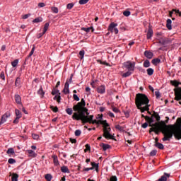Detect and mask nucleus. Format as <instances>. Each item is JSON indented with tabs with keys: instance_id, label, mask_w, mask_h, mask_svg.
I'll return each instance as SVG.
<instances>
[{
	"instance_id": "obj_25",
	"label": "nucleus",
	"mask_w": 181,
	"mask_h": 181,
	"mask_svg": "<svg viewBox=\"0 0 181 181\" xmlns=\"http://www.w3.org/2000/svg\"><path fill=\"white\" fill-rule=\"evenodd\" d=\"M152 64H153V66H158V64H159V63H160V59L159 58H156L152 59L151 61Z\"/></svg>"
},
{
	"instance_id": "obj_48",
	"label": "nucleus",
	"mask_w": 181,
	"mask_h": 181,
	"mask_svg": "<svg viewBox=\"0 0 181 181\" xmlns=\"http://www.w3.org/2000/svg\"><path fill=\"white\" fill-rule=\"evenodd\" d=\"M37 93L38 95H40V98H43V97H45L44 91H37Z\"/></svg>"
},
{
	"instance_id": "obj_21",
	"label": "nucleus",
	"mask_w": 181,
	"mask_h": 181,
	"mask_svg": "<svg viewBox=\"0 0 181 181\" xmlns=\"http://www.w3.org/2000/svg\"><path fill=\"white\" fill-rule=\"evenodd\" d=\"M52 158L53 159V163L55 165V166H57L59 165V159L57 158V156L52 155Z\"/></svg>"
},
{
	"instance_id": "obj_18",
	"label": "nucleus",
	"mask_w": 181,
	"mask_h": 181,
	"mask_svg": "<svg viewBox=\"0 0 181 181\" xmlns=\"http://www.w3.org/2000/svg\"><path fill=\"white\" fill-rule=\"evenodd\" d=\"M175 100H176V101H180L181 100V91H175Z\"/></svg>"
},
{
	"instance_id": "obj_31",
	"label": "nucleus",
	"mask_w": 181,
	"mask_h": 181,
	"mask_svg": "<svg viewBox=\"0 0 181 181\" xmlns=\"http://www.w3.org/2000/svg\"><path fill=\"white\" fill-rule=\"evenodd\" d=\"M49 23H46L44 25V28H43V33H46V32H47V30L49 29Z\"/></svg>"
},
{
	"instance_id": "obj_64",
	"label": "nucleus",
	"mask_w": 181,
	"mask_h": 181,
	"mask_svg": "<svg viewBox=\"0 0 181 181\" xmlns=\"http://www.w3.org/2000/svg\"><path fill=\"white\" fill-rule=\"evenodd\" d=\"M29 16H30V13L25 14L24 16H23V19H28Z\"/></svg>"
},
{
	"instance_id": "obj_37",
	"label": "nucleus",
	"mask_w": 181,
	"mask_h": 181,
	"mask_svg": "<svg viewBox=\"0 0 181 181\" xmlns=\"http://www.w3.org/2000/svg\"><path fill=\"white\" fill-rule=\"evenodd\" d=\"M18 63L19 59H15L13 62H11V66H13V67H16Z\"/></svg>"
},
{
	"instance_id": "obj_4",
	"label": "nucleus",
	"mask_w": 181,
	"mask_h": 181,
	"mask_svg": "<svg viewBox=\"0 0 181 181\" xmlns=\"http://www.w3.org/2000/svg\"><path fill=\"white\" fill-rule=\"evenodd\" d=\"M171 125V124H169ZM173 127H167L165 133V136L163 138V142H166V141H170L173 136L175 139L177 141L181 139V127L177 128V129L173 131L175 128V125H171Z\"/></svg>"
},
{
	"instance_id": "obj_19",
	"label": "nucleus",
	"mask_w": 181,
	"mask_h": 181,
	"mask_svg": "<svg viewBox=\"0 0 181 181\" xmlns=\"http://www.w3.org/2000/svg\"><path fill=\"white\" fill-rule=\"evenodd\" d=\"M90 165L92 167H90V168H92V170H93V169H95L96 170V172H98V163H95V162H91Z\"/></svg>"
},
{
	"instance_id": "obj_61",
	"label": "nucleus",
	"mask_w": 181,
	"mask_h": 181,
	"mask_svg": "<svg viewBox=\"0 0 181 181\" xmlns=\"http://www.w3.org/2000/svg\"><path fill=\"white\" fill-rule=\"evenodd\" d=\"M21 117H16V119L13 120V124H18L19 123V119H20Z\"/></svg>"
},
{
	"instance_id": "obj_47",
	"label": "nucleus",
	"mask_w": 181,
	"mask_h": 181,
	"mask_svg": "<svg viewBox=\"0 0 181 181\" xmlns=\"http://www.w3.org/2000/svg\"><path fill=\"white\" fill-rule=\"evenodd\" d=\"M8 162L10 163V165H13V163H16V160L13 158H9Z\"/></svg>"
},
{
	"instance_id": "obj_27",
	"label": "nucleus",
	"mask_w": 181,
	"mask_h": 181,
	"mask_svg": "<svg viewBox=\"0 0 181 181\" xmlns=\"http://www.w3.org/2000/svg\"><path fill=\"white\" fill-rule=\"evenodd\" d=\"M40 22H43V18L37 17L33 21V23H40Z\"/></svg>"
},
{
	"instance_id": "obj_40",
	"label": "nucleus",
	"mask_w": 181,
	"mask_h": 181,
	"mask_svg": "<svg viewBox=\"0 0 181 181\" xmlns=\"http://www.w3.org/2000/svg\"><path fill=\"white\" fill-rule=\"evenodd\" d=\"M15 86L19 87L21 86V78H17L15 82Z\"/></svg>"
},
{
	"instance_id": "obj_34",
	"label": "nucleus",
	"mask_w": 181,
	"mask_h": 181,
	"mask_svg": "<svg viewBox=\"0 0 181 181\" xmlns=\"http://www.w3.org/2000/svg\"><path fill=\"white\" fill-rule=\"evenodd\" d=\"M146 71H147L148 76H152L153 74L154 70L152 68H148L147 69Z\"/></svg>"
},
{
	"instance_id": "obj_3",
	"label": "nucleus",
	"mask_w": 181,
	"mask_h": 181,
	"mask_svg": "<svg viewBox=\"0 0 181 181\" xmlns=\"http://www.w3.org/2000/svg\"><path fill=\"white\" fill-rule=\"evenodd\" d=\"M135 104L138 110H140L141 112L144 111H149V99L145 94L138 93L136 95Z\"/></svg>"
},
{
	"instance_id": "obj_41",
	"label": "nucleus",
	"mask_w": 181,
	"mask_h": 181,
	"mask_svg": "<svg viewBox=\"0 0 181 181\" xmlns=\"http://www.w3.org/2000/svg\"><path fill=\"white\" fill-rule=\"evenodd\" d=\"M132 73H131V71H127L126 73H124L122 74V77H129V76H131Z\"/></svg>"
},
{
	"instance_id": "obj_10",
	"label": "nucleus",
	"mask_w": 181,
	"mask_h": 181,
	"mask_svg": "<svg viewBox=\"0 0 181 181\" xmlns=\"http://www.w3.org/2000/svg\"><path fill=\"white\" fill-rule=\"evenodd\" d=\"M94 118V115H90L89 117H86L84 116V119H83V121H84V122H86V124H87V122H88V124H97V119L93 120V119Z\"/></svg>"
},
{
	"instance_id": "obj_55",
	"label": "nucleus",
	"mask_w": 181,
	"mask_h": 181,
	"mask_svg": "<svg viewBox=\"0 0 181 181\" xmlns=\"http://www.w3.org/2000/svg\"><path fill=\"white\" fill-rule=\"evenodd\" d=\"M118 178H117V176L115 175H112V177H110V181H117Z\"/></svg>"
},
{
	"instance_id": "obj_15",
	"label": "nucleus",
	"mask_w": 181,
	"mask_h": 181,
	"mask_svg": "<svg viewBox=\"0 0 181 181\" xmlns=\"http://www.w3.org/2000/svg\"><path fill=\"white\" fill-rule=\"evenodd\" d=\"M151 118H155L156 121H157L156 122H160L159 121H160V116H159V113L156 112H153V113L151 115Z\"/></svg>"
},
{
	"instance_id": "obj_26",
	"label": "nucleus",
	"mask_w": 181,
	"mask_h": 181,
	"mask_svg": "<svg viewBox=\"0 0 181 181\" xmlns=\"http://www.w3.org/2000/svg\"><path fill=\"white\" fill-rule=\"evenodd\" d=\"M28 153L31 158H36V156H37V154H36V153H35V151H33V150H28Z\"/></svg>"
},
{
	"instance_id": "obj_7",
	"label": "nucleus",
	"mask_w": 181,
	"mask_h": 181,
	"mask_svg": "<svg viewBox=\"0 0 181 181\" xmlns=\"http://www.w3.org/2000/svg\"><path fill=\"white\" fill-rule=\"evenodd\" d=\"M117 26H118L117 23H111L109 25L107 30H109V32H111V33H115V35H118L119 30H118V28H117Z\"/></svg>"
},
{
	"instance_id": "obj_46",
	"label": "nucleus",
	"mask_w": 181,
	"mask_h": 181,
	"mask_svg": "<svg viewBox=\"0 0 181 181\" xmlns=\"http://www.w3.org/2000/svg\"><path fill=\"white\" fill-rule=\"evenodd\" d=\"M98 91H105V86L102 85L98 88Z\"/></svg>"
},
{
	"instance_id": "obj_35",
	"label": "nucleus",
	"mask_w": 181,
	"mask_h": 181,
	"mask_svg": "<svg viewBox=\"0 0 181 181\" xmlns=\"http://www.w3.org/2000/svg\"><path fill=\"white\" fill-rule=\"evenodd\" d=\"M15 111H16V117H18V118H22V112H21L20 110H18V109H16Z\"/></svg>"
},
{
	"instance_id": "obj_42",
	"label": "nucleus",
	"mask_w": 181,
	"mask_h": 181,
	"mask_svg": "<svg viewBox=\"0 0 181 181\" xmlns=\"http://www.w3.org/2000/svg\"><path fill=\"white\" fill-rule=\"evenodd\" d=\"M115 128H116L117 129H118V131H120L121 132H122V131H124V127H122V126H120L119 124H117V125L115 126Z\"/></svg>"
},
{
	"instance_id": "obj_58",
	"label": "nucleus",
	"mask_w": 181,
	"mask_h": 181,
	"mask_svg": "<svg viewBox=\"0 0 181 181\" xmlns=\"http://www.w3.org/2000/svg\"><path fill=\"white\" fill-rule=\"evenodd\" d=\"M86 149L84 150V152H87L88 151H90L91 149V147L89 146V144H86Z\"/></svg>"
},
{
	"instance_id": "obj_59",
	"label": "nucleus",
	"mask_w": 181,
	"mask_h": 181,
	"mask_svg": "<svg viewBox=\"0 0 181 181\" xmlns=\"http://www.w3.org/2000/svg\"><path fill=\"white\" fill-rule=\"evenodd\" d=\"M74 100L75 101H80V98L76 94H74Z\"/></svg>"
},
{
	"instance_id": "obj_52",
	"label": "nucleus",
	"mask_w": 181,
	"mask_h": 181,
	"mask_svg": "<svg viewBox=\"0 0 181 181\" xmlns=\"http://www.w3.org/2000/svg\"><path fill=\"white\" fill-rule=\"evenodd\" d=\"M81 135V130L78 129L75 131V136H80Z\"/></svg>"
},
{
	"instance_id": "obj_54",
	"label": "nucleus",
	"mask_w": 181,
	"mask_h": 181,
	"mask_svg": "<svg viewBox=\"0 0 181 181\" xmlns=\"http://www.w3.org/2000/svg\"><path fill=\"white\" fill-rule=\"evenodd\" d=\"M84 54H85L84 50H81L79 52V56H81V59H83L84 58Z\"/></svg>"
},
{
	"instance_id": "obj_56",
	"label": "nucleus",
	"mask_w": 181,
	"mask_h": 181,
	"mask_svg": "<svg viewBox=\"0 0 181 181\" xmlns=\"http://www.w3.org/2000/svg\"><path fill=\"white\" fill-rule=\"evenodd\" d=\"M0 78H1V80H5V72H4V71L1 72Z\"/></svg>"
},
{
	"instance_id": "obj_9",
	"label": "nucleus",
	"mask_w": 181,
	"mask_h": 181,
	"mask_svg": "<svg viewBox=\"0 0 181 181\" xmlns=\"http://www.w3.org/2000/svg\"><path fill=\"white\" fill-rule=\"evenodd\" d=\"M170 83L171 86L175 87L174 88V91H181V83L177 81V80L170 81Z\"/></svg>"
},
{
	"instance_id": "obj_8",
	"label": "nucleus",
	"mask_w": 181,
	"mask_h": 181,
	"mask_svg": "<svg viewBox=\"0 0 181 181\" xmlns=\"http://www.w3.org/2000/svg\"><path fill=\"white\" fill-rule=\"evenodd\" d=\"M74 76V74H71L70 77L66 79V81L64 85V88L62 90V91H70V90L69 89V87L70 84H71V83H73V76Z\"/></svg>"
},
{
	"instance_id": "obj_5",
	"label": "nucleus",
	"mask_w": 181,
	"mask_h": 181,
	"mask_svg": "<svg viewBox=\"0 0 181 181\" xmlns=\"http://www.w3.org/2000/svg\"><path fill=\"white\" fill-rule=\"evenodd\" d=\"M97 125H103V138L105 139H115L114 135L111 134V127H110V124L107 122V120H97Z\"/></svg>"
},
{
	"instance_id": "obj_33",
	"label": "nucleus",
	"mask_w": 181,
	"mask_h": 181,
	"mask_svg": "<svg viewBox=\"0 0 181 181\" xmlns=\"http://www.w3.org/2000/svg\"><path fill=\"white\" fill-rule=\"evenodd\" d=\"M155 146H156V148H158V149H165V146L160 143H156Z\"/></svg>"
},
{
	"instance_id": "obj_44",
	"label": "nucleus",
	"mask_w": 181,
	"mask_h": 181,
	"mask_svg": "<svg viewBox=\"0 0 181 181\" xmlns=\"http://www.w3.org/2000/svg\"><path fill=\"white\" fill-rule=\"evenodd\" d=\"M90 0H79L78 4L80 5H86Z\"/></svg>"
},
{
	"instance_id": "obj_36",
	"label": "nucleus",
	"mask_w": 181,
	"mask_h": 181,
	"mask_svg": "<svg viewBox=\"0 0 181 181\" xmlns=\"http://www.w3.org/2000/svg\"><path fill=\"white\" fill-rule=\"evenodd\" d=\"M18 177H19V175H18V174H13L11 177V181H18Z\"/></svg>"
},
{
	"instance_id": "obj_28",
	"label": "nucleus",
	"mask_w": 181,
	"mask_h": 181,
	"mask_svg": "<svg viewBox=\"0 0 181 181\" xmlns=\"http://www.w3.org/2000/svg\"><path fill=\"white\" fill-rule=\"evenodd\" d=\"M143 66L146 69H148V67H151V62H149V60L146 59V61H144Z\"/></svg>"
},
{
	"instance_id": "obj_32",
	"label": "nucleus",
	"mask_w": 181,
	"mask_h": 181,
	"mask_svg": "<svg viewBox=\"0 0 181 181\" xmlns=\"http://www.w3.org/2000/svg\"><path fill=\"white\" fill-rule=\"evenodd\" d=\"M6 153H8V155H14L15 150H13V148H10L7 150Z\"/></svg>"
},
{
	"instance_id": "obj_13",
	"label": "nucleus",
	"mask_w": 181,
	"mask_h": 181,
	"mask_svg": "<svg viewBox=\"0 0 181 181\" xmlns=\"http://www.w3.org/2000/svg\"><path fill=\"white\" fill-rule=\"evenodd\" d=\"M152 36H153V30H152V27H151V25H149L146 37L147 39H151Z\"/></svg>"
},
{
	"instance_id": "obj_1",
	"label": "nucleus",
	"mask_w": 181,
	"mask_h": 181,
	"mask_svg": "<svg viewBox=\"0 0 181 181\" xmlns=\"http://www.w3.org/2000/svg\"><path fill=\"white\" fill-rule=\"evenodd\" d=\"M74 112L72 115V119L76 121H82V124H86L83 119H85L84 117H90V112H88V109L86 107V100L82 98L81 102L78 103L73 107Z\"/></svg>"
},
{
	"instance_id": "obj_43",
	"label": "nucleus",
	"mask_w": 181,
	"mask_h": 181,
	"mask_svg": "<svg viewBox=\"0 0 181 181\" xmlns=\"http://www.w3.org/2000/svg\"><path fill=\"white\" fill-rule=\"evenodd\" d=\"M66 112L69 115H71V114H73V109H71V108H66Z\"/></svg>"
},
{
	"instance_id": "obj_20",
	"label": "nucleus",
	"mask_w": 181,
	"mask_h": 181,
	"mask_svg": "<svg viewBox=\"0 0 181 181\" xmlns=\"http://www.w3.org/2000/svg\"><path fill=\"white\" fill-rule=\"evenodd\" d=\"M61 171L62 172V173H70V170H69V168L65 165H63L61 168Z\"/></svg>"
},
{
	"instance_id": "obj_11",
	"label": "nucleus",
	"mask_w": 181,
	"mask_h": 181,
	"mask_svg": "<svg viewBox=\"0 0 181 181\" xmlns=\"http://www.w3.org/2000/svg\"><path fill=\"white\" fill-rule=\"evenodd\" d=\"M11 117V112H6L2 117L0 121V125H2V124H5L6 122V120L8 118Z\"/></svg>"
},
{
	"instance_id": "obj_16",
	"label": "nucleus",
	"mask_w": 181,
	"mask_h": 181,
	"mask_svg": "<svg viewBox=\"0 0 181 181\" xmlns=\"http://www.w3.org/2000/svg\"><path fill=\"white\" fill-rule=\"evenodd\" d=\"M168 177H170V174L165 173L164 175L158 180V181H168Z\"/></svg>"
},
{
	"instance_id": "obj_30",
	"label": "nucleus",
	"mask_w": 181,
	"mask_h": 181,
	"mask_svg": "<svg viewBox=\"0 0 181 181\" xmlns=\"http://www.w3.org/2000/svg\"><path fill=\"white\" fill-rule=\"evenodd\" d=\"M102 148L103 151H107V149H110V148H111V146H110V144H105L103 143Z\"/></svg>"
},
{
	"instance_id": "obj_14",
	"label": "nucleus",
	"mask_w": 181,
	"mask_h": 181,
	"mask_svg": "<svg viewBox=\"0 0 181 181\" xmlns=\"http://www.w3.org/2000/svg\"><path fill=\"white\" fill-rule=\"evenodd\" d=\"M98 83H100V81H98V79L92 78L90 86L93 88H97V87H98Z\"/></svg>"
},
{
	"instance_id": "obj_38",
	"label": "nucleus",
	"mask_w": 181,
	"mask_h": 181,
	"mask_svg": "<svg viewBox=\"0 0 181 181\" xmlns=\"http://www.w3.org/2000/svg\"><path fill=\"white\" fill-rule=\"evenodd\" d=\"M51 11L53 13H59V8L57 7H51Z\"/></svg>"
},
{
	"instance_id": "obj_53",
	"label": "nucleus",
	"mask_w": 181,
	"mask_h": 181,
	"mask_svg": "<svg viewBox=\"0 0 181 181\" xmlns=\"http://www.w3.org/2000/svg\"><path fill=\"white\" fill-rule=\"evenodd\" d=\"M74 6V4L73 3H69L66 5L67 9H71Z\"/></svg>"
},
{
	"instance_id": "obj_60",
	"label": "nucleus",
	"mask_w": 181,
	"mask_h": 181,
	"mask_svg": "<svg viewBox=\"0 0 181 181\" xmlns=\"http://www.w3.org/2000/svg\"><path fill=\"white\" fill-rule=\"evenodd\" d=\"M45 6H46V4L45 3L38 4V8H45Z\"/></svg>"
},
{
	"instance_id": "obj_39",
	"label": "nucleus",
	"mask_w": 181,
	"mask_h": 181,
	"mask_svg": "<svg viewBox=\"0 0 181 181\" xmlns=\"http://www.w3.org/2000/svg\"><path fill=\"white\" fill-rule=\"evenodd\" d=\"M50 108L53 112H59V107L57 106H50Z\"/></svg>"
},
{
	"instance_id": "obj_57",
	"label": "nucleus",
	"mask_w": 181,
	"mask_h": 181,
	"mask_svg": "<svg viewBox=\"0 0 181 181\" xmlns=\"http://www.w3.org/2000/svg\"><path fill=\"white\" fill-rule=\"evenodd\" d=\"M177 123L178 124L177 128H181V118L180 117L177 119Z\"/></svg>"
},
{
	"instance_id": "obj_50",
	"label": "nucleus",
	"mask_w": 181,
	"mask_h": 181,
	"mask_svg": "<svg viewBox=\"0 0 181 181\" xmlns=\"http://www.w3.org/2000/svg\"><path fill=\"white\" fill-rule=\"evenodd\" d=\"M123 15H124V16L128 17L131 15V11H125L123 12Z\"/></svg>"
},
{
	"instance_id": "obj_49",
	"label": "nucleus",
	"mask_w": 181,
	"mask_h": 181,
	"mask_svg": "<svg viewBox=\"0 0 181 181\" xmlns=\"http://www.w3.org/2000/svg\"><path fill=\"white\" fill-rule=\"evenodd\" d=\"M156 153H158V151L153 150L150 152V156H156Z\"/></svg>"
},
{
	"instance_id": "obj_63",
	"label": "nucleus",
	"mask_w": 181,
	"mask_h": 181,
	"mask_svg": "<svg viewBox=\"0 0 181 181\" xmlns=\"http://www.w3.org/2000/svg\"><path fill=\"white\" fill-rule=\"evenodd\" d=\"M32 136H33V139H39V135H37L36 134H33Z\"/></svg>"
},
{
	"instance_id": "obj_29",
	"label": "nucleus",
	"mask_w": 181,
	"mask_h": 181,
	"mask_svg": "<svg viewBox=\"0 0 181 181\" xmlns=\"http://www.w3.org/2000/svg\"><path fill=\"white\" fill-rule=\"evenodd\" d=\"M36 49V47L35 45L33 46V48L29 54V55L28 56V57L26 58V60H28V59L29 57H32V55L35 53V49Z\"/></svg>"
},
{
	"instance_id": "obj_23",
	"label": "nucleus",
	"mask_w": 181,
	"mask_h": 181,
	"mask_svg": "<svg viewBox=\"0 0 181 181\" xmlns=\"http://www.w3.org/2000/svg\"><path fill=\"white\" fill-rule=\"evenodd\" d=\"M15 101L17 104H22V99L21 98V95H15Z\"/></svg>"
},
{
	"instance_id": "obj_51",
	"label": "nucleus",
	"mask_w": 181,
	"mask_h": 181,
	"mask_svg": "<svg viewBox=\"0 0 181 181\" xmlns=\"http://www.w3.org/2000/svg\"><path fill=\"white\" fill-rule=\"evenodd\" d=\"M155 95L157 100L160 99V93L159 91H156Z\"/></svg>"
},
{
	"instance_id": "obj_22",
	"label": "nucleus",
	"mask_w": 181,
	"mask_h": 181,
	"mask_svg": "<svg viewBox=\"0 0 181 181\" xmlns=\"http://www.w3.org/2000/svg\"><path fill=\"white\" fill-rule=\"evenodd\" d=\"M166 27L168 30H172V20L169 18L167 20Z\"/></svg>"
},
{
	"instance_id": "obj_6",
	"label": "nucleus",
	"mask_w": 181,
	"mask_h": 181,
	"mask_svg": "<svg viewBox=\"0 0 181 181\" xmlns=\"http://www.w3.org/2000/svg\"><path fill=\"white\" fill-rule=\"evenodd\" d=\"M123 67L127 69L129 71H134V70H135V62L131 61L124 62Z\"/></svg>"
},
{
	"instance_id": "obj_45",
	"label": "nucleus",
	"mask_w": 181,
	"mask_h": 181,
	"mask_svg": "<svg viewBox=\"0 0 181 181\" xmlns=\"http://www.w3.org/2000/svg\"><path fill=\"white\" fill-rule=\"evenodd\" d=\"M45 178L47 181H52V175L50 174L45 175Z\"/></svg>"
},
{
	"instance_id": "obj_17",
	"label": "nucleus",
	"mask_w": 181,
	"mask_h": 181,
	"mask_svg": "<svg viewBox=\"0 0 181 181\" xmlns=\"http://www.w3.org/2000/svg\"><path fill=\"white\" fill-rule=\"evenodd\" d=\"M144 56L147 58V59H152V57H153V53L151 51H145L144 52Z\"/></svg>"
},
{
	"instance_id": "obj_12",
	"label": "nucleus",
	"mask_w": 181,
	"mask_h": 181,
	"mask_svg": "<svg viewBox=\"0 0 181 181\" xmlns=\"http://www.w3.org/2000/svg\"><path fill=\"white\" fill-rule=\"evenodd\" d=\"M52 95H55L54 97V100L55 101H57V103H60V100H62V97L60 96V93L57 91H52Z\"/></svg>"
},
{
	"instance_id": "obj_24",
	"label": "nucleus",
	"mask_w": 181,
	"mask_h": 181,
	"mask_svg": "<svg viewBox=\"0 0 181 181\" xmlns=\"http://www.w3.org/2000/svg\"><path fill=\"white\" fill-rule=\"evenodd\" d=\"M81 30H84V32H86V33H88L90 30H92V32H94V28L93 26H90L88 28H82Z\"/></svg>"
},
{
	"instance_id": "obj_2",
	"label": "nucleus",
	"mask_w": 181,
	"mask_h": 181,
	"mask_svg": "<svg viewBox=\"0 0 181 181\" xmlns=\"http://www.w3.org/2000/svg\"><path fill=\"white\" fill-rule=\"evenodd\" d=\"M144 119L148 123V126L151 127L149 129V134L155 132L156 135H159L160 132H162L165 136L166 129L173 127L172 125H167L165 124V121H161L160 122H155L153 118L148 116H146Z\"/></svg>"
},
{
	"instance_id": "obj_62",
	"label": "nucleus",
	"mask_w": 181,
	"mask_h": 181,
	"mask_svg": "<svg viewBox=\"0 0 181 181\" xmlns=\"http://www.w3.org/2000/svg\"><path fill=\"white\" fill-rule=\"evenodd\" d=\"M69 141L71 144H76L77 143V140L76 139H69Z\"/></svg>"
}]
</instances>
